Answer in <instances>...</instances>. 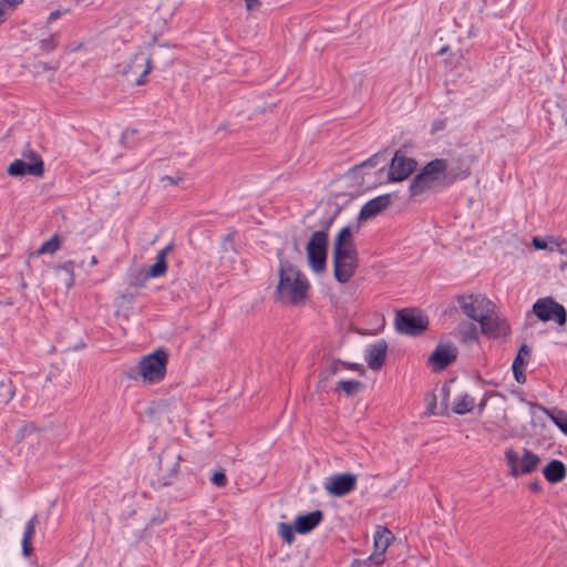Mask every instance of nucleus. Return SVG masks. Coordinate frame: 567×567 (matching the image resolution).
Segmentation results:
<instances>
[{
	"label": "nucleus",
	"mask_w": 567,
	"mask_h": 567,
	"mask_svg": "<svg viewBox=\"0 0 567 567\" xmlns=\"http://www.w3.org/2000/svg\"><path fill=\"white\" fill-rule=\"evenodd\" d=\"M310 281L308 277L288 260L280 259L278 266V282L274 291L275 299L284 305H303L309 296Z\"/></svg>",
	"instance_id": "f257e3e1"
},
{
	"label": "nucleus",
	"mask_w": 567,
	"mask_h": 567,
	"mask_svg": "<svg viewBox=\"0 0 567 567\" xmlns=\"http://www.w3.org/2000/svg\"><path fill=\"white\" fill-rule=\"evenodd\" d=\"M353 230L350 226L343 227L336 236L333 244V270L339 282H348L357 267L358 252L354 246Z\"/></svg>",
	"instance_id": "f03ea898"
},
{
	"label": "nucleus",
	"mask_w": 567,
	"mask_h": 567,
	"mask_svg": "<svg viewBox=\"0 0 567 567\" xmlns=\"http://www.w3.org/2000/svg\"><path fill=\"white\" fill-rule=\"evenodd\" d=\"M447 163L444 159L429 162L410 184L411 196H417L429 190L446 185Z\"/></svg>",
	"instance_id": "7ed1b4c3"
},
{
	"label": "nucleus",
	"mask_w": 567,
	"mask_h": 567,
	"mask_svg": "<svg viewBox=\"0 0 567 567\" xmlns=\"http://www.w3.org/2000/svg\"><path fill=\"white\" fill-rule=\"evenodd\" d=\"M505 463L513 477H519L534 473L539 464L540 456L527 449L508 447L504 452Z\"/></svg>",
	"instance_id": "20e7f679"
},
{
	"label": "nucleus",
	"mask_w": 567,
	"mask_h": 567,
	"mask_svg": "<svg viewBox=\"0 0 567 567\" xmlns=\"http://www.w3.org/2000/svg\"><path fill=\"white\" fill-rule=\"evenodd\" d=\"M328 235L322 230L315 231L307 243V262L310 270L316 275L326 271L327 265Z\"/></svg>",
	"instance_id": "39448f33"
},
{
	"label": "nucleus",
	"mask_w": 567,
	"mask_h": 567,
	"mask_svg": "<svg viewBox=\"0 0 567 567\" xmlns=\"http://www.w3.org/2000/svg\"><path fill=\"white\" fill-rule=\"evenodd\" d=\"M168 352L158 348L144 355V385H153L162 382L166 377Z\"/></svg>",
	"instance_id": "423d86ee"
},
{
	"label": "nucleus",
	"mask_w": 567,
	"mask_h": 567,
	"mask_svg": "<svg viewBox=\"0 0 567 567\" xmlns=\"http://www.w3.org/2000/svg\"><path fill=\"white\" fill-rule=\"evenodd\" d=\"M393 533L384 527L377 526L373 534V551L372 554L359 563L360 567H381L385 561V553L393 544Z\"/></svg>",
	"instance_id": "0eeeda50"
},
{
	"label": "nucleus",
	"mask_w": 567,
	"mask_h": 567,
	"mask_svg": "<svg viewBox=\"0 0 567 567\" xmlns=\"http://www.w3.org/2000/svg\"><path fill=\"white\" fill-rule=\"evenodd\" d=\"M462 312L470 319L480 322L495 305L484 295H464L457 298Z\"/></svg>",
	"instance_id": "6e6552de"
},
{
	"label": "nucleus",
	"mask_w": 567,
	"mask_h": 567,
	"mask_svg": "<svg viewBox=\"0 0 567 567\" xmlns=\"http://www.w3.org/2000/svg\"><path fill=\"white\" fill-rule=\"evenodd\" d=\"M429 326L427 317L417 310H402L396 313V330L404 334L416 336L426 330Z\"/></svg>",
	"instance_id": "1a4fd4ad"
},
{
	"label": "nucleus",
	"mask_w": 567,
	"mask_h": 567,
	"mask_svg": "<svg viewBox=\"0 0 567 567\" xmlns=\"http://www.w3.org/2000/svg\"><path fill=\"white\" fill-rule=\"evenodd\" d=\"M23 156L30 159L27 163L23 159H14L7 168V173L13 177H20L24 175H32L42 177L44 175V162L41 156L34 151L23 153Z\"/></svg>",
	"instance_id": "9d476101"
},
{
	"label": "nucleus",
	"mask_w": 567,
	"mask_h": 567,
	"mask_svg": "<svg viewBox=\"0 0 567 567\" xmlns=\"http://www.w3.org/2000/svg\"><path fill=\"white\" fill-rule=\"evenodd\" d=\"M357 483L358 478L354 474L337 473L327 476L322 486L330 496L341 497L354 491Z\"/></svg>",
	"instance_id": "9b49d317"
},
{
	"label": "nucleus",
	"mask_w": 567,
	"mask_h": 567,
	"mask_svg": "<svg viewBox=\"0 0 567 567\" xmlns=\"http://www.w3.org/2000/svg\"><path fill=\"white\" fill-rule=\"evenodd\" d=\"M457 348L452 342H439L427 358V365L432 372H442L457 358Z\"/></svg>",
	"instance_id": "f8f14e48"
},
{
	"label": "nucleus",
	"mask_w": 567,
	"mask_h": 567,
	"mask_svg": "<svg viewBox=\"0 0 567 567\" xmlns=\"http://www.w3.org/2000/svg\"><path fill=\"white\" fill-rule=\"evenodd\" d=\"M533 312L542 321L554 320L559 326L566 322L565 308L553 298H540L533 306Z\"/></svg>",
	"instance_id": "ddd939ff"
},
{
	"label": "nucleus",
	"mask_w": 567,
	"mask_h": 567,
	"mask_svg": "<svg viewBox=\"0 0 567 567\" xmlns=\"http://www.w3.org/2000/svg\"><path fill=\"white\" fill-rule=\"evenodd\" d=\"M416 168V162L396 152L391 161L389 168V181L392 183L402 182L408 178Z\"/></svg>",
	"instance_id": "4468645a"
},
{
	"label": "nucleus",
	"mask_w": 567,
	"mask_h": 567,
	"mask_svg": "<svg viewBox=\"0 0 567 567\" xmlns=\"http://www.w3.org/2000/svg\"><path fill=\"white\" fill-rule=\"evenodd\" d=\"M482 333L489 338H502L509 334V327L505 319L495 312V308L488 311L480 322Z\"/></svg>",
	"instance_id": "2eb2a0df"
},
{
	"label": "nucleus",
	"mask_w": 567,
	"mask_h": 567,
	"mask_svg": "<svg viewBox=\"0 0 567 567\" xmlns=\"http://www.w3.org/2000/svg\"><path fill=\"white\" fill-rule=\"evenodd\" d=\"M386 351L388 344L382 339L368 344L364 350V359L368 367L372 370L380 369L384 363Z\"/></svg>",
	"instance_id": "dca6fc26"
},
{
	"label": "nucleus",
	"mask_w": 567,
	"mask_h": 567,
	"mask_svg": "<svg viewBox=\"0 0 567 567\" xmlns=\"http://www.w3.org/2000/svg\"><path fill=\"white\" fill-rule=\"evenodd\" d=\"M391 204V196L390 195H380V196H377L372 199H370L369 202H367L360 213H359V219L360 220H365V219H370L374 216H377L378 214H380L381 212H383L384 209H386Z\"/></svg>",
	"instance_id": "f3484780"
},
{
	"label": "nucleus",
	"mask_w": 567,
	"mask_h": 567,
	"mask_svg": "<svg viewBox=\"0 0 567 567\" xmlns=\"http://www.w3.org/2000/svg\"><path fill=\"white\" fill-rule=\"evenodd\" d=\"M173 244L169 243L163 249H161L153 265L148 267V269L144 272L145 278H159L164 276L167 271V262L166 258L168 254L173 250Z\"/></svg>",
	"instance_id": "a211bd4d"
},
{
	"label": "nucleus",
	"mask_w": 567,
	"mask_h": 567,
	"mask_svg": "<svg viewBox=\"0 0 567 567\" xmlns=\"http://www.w3.org/2000/svg\"><path fill=\"white\" fill-rule=\"evenodd\" d=\"M321 511H313L303 515H298L295 519V529L299 534H307L315 529L322 520Z\"/></svg>",
	"instance_id": "6ab92c4d"
},
{
	"label": "nucleus",
	"mask_w": 567,
	"mask_h": 567,
	"mask_svg": "<svg viewBox=\"0 0 567 567\" xmlns=\"http://www.w3.org/2000/svg\"><path fill=\"white\" fill-rule=\"evenodd\" d=\"M532 245L538 250L558 251L560 255H567L566 241L561 237H534Z\"/></svg>",
	"instance_id": "aec40b11"
},
{
	"label": "nucleus",
	"mask_w": 567,
	"mask_h": 567,
	"mask_svg": "<svg viewBox=\"0 0 567 567\" xmlns=\"http://www.w3.org/2000/svg\"><path fill=\"white\" fill-rule=\"evenodd\" d=\"M567 474L565 464L559 460H551L543 468V475L549 483L561 482Z\"/></svg>",
	"instance_id": "412c9836"
},
{
	"label": "nucleus",
	"mask_w": 567,
	"mask_h": 567,
	"mask_svg": "<svg viewBox=\"0 0 567 567\" xmlns=\"http://www.w3.org/2000/svg\"><path fill=\"white\" fill-rule=\"evenodd\" d=\"M39 524L38 515H33L28 523L25 524L23 537H22V554L25 557H29L32 551V537L35 533V527Z\"/></svg>",
	"instance_id": "4be33fe9"
},
{
	"label": "nucleus",
	"mask_w": 567,
	"mask_h": 567,
	"mask_svg": "<svg viewBox=\"0 0 567 567\" xmlns=\"http://www.w3.org/2000/svg\"><path fill=\"white\" fill-rule=\"evenodd\" d=\"M55 275L60 279L65 289H70L74 285V261L68 260L55 268Z\"/></svg>",
	"instance_id": "5701e85b"
},
{
	"label": "nucleus",
	"mask_w": 567,
	"mask_h": 567,
	"mask_svg": "<svg viewBox=\"0 0 567 567\" xmlns=\"http://www.w3.org/2000/svg\"><path fill=\"white\" fill-rule=\"evenodd\" d=\"M141 285L138 280L130 282L127 289L118 297L117 305L122 309H127L140 296Z\"/></svg>",
	"instance_id": "b1692460"
},
{
	"label": "nucleus",
	"mask_w": 567,
	"mask_h": 567,
	"mask_svg": "<svg viewBox=\"0 0 567 567\" xmlns=\"http://www.w3.org/2000/svg\"><path fill=\"white\" fill-rule=\"evenodd\" d=\"M476 402L473 396L467 393H460L454 398L452 410L456 414H466L471 412Z\"/></svg>",
	"instance_id": "393cba45"
},
{
	"label": "nucleus",
	"mask_w": 567,
	"mask_h": 567,
	"mask_svg": "<svg viewBox=\"0 0 567 567\" xmlns=\"http://www.w3.org/2000/svg\"><path fill=\"white\" fill-rule=\"evenodd\" d=\"M16 395L11 378L0 372V404H8Z\"/></svg>",
	"instance_id": "a878e982"
},
{
	"label": "nucleus",
	"mask_w": 567,
	"mask_h": 567,
	"mask_svg": "<svg viewBox=\"0 0 567 567\" xmlns=\"http://www.w3.org/2000/svg\"><path fill=\"white\" fill-rule=\"evenodd\" d=\"M363 383L355 380H341L337 384V389L344 392L348 396L358 394L363 389Z\"/></svg>",
	"instance_id": "bb28decb"
},
{
	"label": "nucleus",
	"mask_w": 567,
	"mask_h": 567,
	"mask_svg": "<svg viewBox=\"0 0 567 567\" xmlns=\"http://www.w3.org/2000/svg\"><path fill=\"white\" fill-rule=\"evenodd\" d=\"M548 417L551 422L567 436V412L554 409L547 411Z\"/></svg>",
	"instance_id": "cd10ccee"
},
{
	"label": "nucleus",
	"mask_w": 567,
	"mask_h": 567,
	"mask_svg": "<svg viewBox=\"0 0 567 567\" xmlns=\"http://www.w3.org/2000/svg\"><path fill=\"white\" fill-rule=\"evenodd\" d=\"M530 359V349L528 346L523 344L518 349V352L513 361L512 369H526V365Z\"/></svg>",
	"instance_id": "c85d7f7f"
},
{
	"label": "nucleus",
	"mask_w": 567,
	"mask_h": 567,
	"mask_svg": "<svg viewBox=\"0 0 567 567\" xmlns=\"http://www.w3.org/2000/svg\"><path fill=\"white\" fill-rule=\"evenodd\" d=\"M61 247V239L58 235H53L49 240L44 241L37 250L35 256L44 254H54Z\"/></svg>",
	"instance_id": "c756f323"
},
{
	"label": "nucleus",
	"mask_w": 567,
	"mask_h": 567,
	"mask_svg": "<svg viewBox=\"0 0 567 567\" xmlns=\"http://www.w3.org/2000/svg\"><path fill=\"white\" fill-rule=\"evenodd\" d=\"M295 526H291L288 523H279L278 524V534L287 544H292L295 540Z\"/></svg>",
	"instance_id": "7c9ffc66"
},
{
	"label": "nucleus",
	"mask_w": 567,
	"mask_h": 567,
	"mask_svg": "<svg viewBox=\"0 0 567 567\" xmlns=\"http://www.w3.org/2000/svg\"><path fill=\"white\" fill-rule=\"evenodd\" d=\"M186 174L178 172L174 176L164 175L161 177V182L163 183V186L168 185H179L185 181Z\"/></svg>",
	"instance_id": "2f4dec72"
},
{
	"label": "nucleus",
	"mask_w": 567,
	"mask_h": 567,
	"mask_svg": "<svg viewBox=\"0 0 567 567\" xmlns=\"http://www.w3.org/2000/svg\"><path fill=\"white\" fill-rule=\"evenodd\" d=\"M124 377L128 380H138L142 377V359H140L135 367L124 372Z\"/></svg>",
	"instance_id": "473e14b6"
},
{
	"label": "nucleus",
	"mask_w": 567,
	"mask_h": 567,
	"mask_svg": "<svg viewBox=\"0 0 567 567\" xmlns=\"http://www.w3.org/2000/svg\"><path fill=\"white\" fill-rule=\"evenodd\" d=\"M58 43L54 35H51L47 39H43L40 41V48L41 50L45 52H50L56 48Z\"/></svg>",
	"instance_id": "72a5a7b5"
},
{
	"label": "nucleus",
	"mask_w": 567,
	"mask_h": 567,
	"mask_svg": "<svg viewBox=\"0 0 567 567\" xmlns=\"http://www.w3.org/2000/svg\"><path fill=\"white\" fill-rule=\"evenodd\" d=\"M212 482L214 485L218 486V487H223L227 484V477H226V474L224 472H216L213 476H212Z\"/></svg>",
	"instance_id": "f704fd0d"
},
{
	"label": "nucleus",
	"mask_w": 567,
	"mask_h": 567,
	"mask_svg": "<svg viewBox=\"0 0 567 567\" xmlns=\"http://www.w3.org/2000/svg\"><path fill=\"white\" fill-rule=\"evenodd\" d=\"M35 431V425L33 423H27L22 425L19 430V439H24L27 435H30Z\"/></svg>",
	"instance_id": "c9c22d12"
},
{
	"label": "nucleus",
	"mask_w": 567,
	"mask_h": 567,
	"mask_svg": "<svg viewBox=\"0 0 567 567\" xmlns=\"http://www.w3.org/2000/svg\"><path fill=\"white\" fill-rule=\"evenodd\" d=\"M513 372L515 380L518 383H524L526 381L525 369H513Z\"/></svg>",
	"instance_id": "e433bc0d"
},
{
	"label": "nucleus",
	"mask_w": 567,
	"mask_h": 567,
	"mask_svg": "<svg viewBox=\"0 0 567 567\" xmlns=\"http://www.w3.org/2000/svg\"><path fill=\"white\" fill-rule=\"evenodd\" d=\"M7 0H0V24L6 20V9Z\"/></svg>",
	"instance_id": "4c0bfd02"
},
{
	"label": "nucleus",
	"mask_w": 567,
	"mask_h": 567,
	"mask_svg": "<svg viewBox=\"0 0 567 567\" xmlns=\"http://www.w3.org/2000/svg\"><path fill=\"white\" fill-rule=\"evenodd\" d=\"M379 156L374 155L362 163V166H377Z\"/></svg>",
	"instance_id": "58836bf2"
},
{
	"label": "nucleus",
	"mask_w": 567,
	"mask_h": 567,
	"mask_svg": "<svg viewBox=\"0 0 567 567\" xmlns=\"http://www.w3.org/2000/svg\"><path fill=\"white\" fill-rule=\"evenodd\" d=\"M23 0H7L6 9L13 10L17 6L22 3Z\"/></svg>",
	"instance_id": "ea45409f"
},
{
	"label": "nucleus",
	"mask_w": 567,
	"mask_h": 567,
	"mask_svg": "<svg viewBox=\"0 0 567 567\" xmlns=\"http://www.w3.org/2000/svg\"><path fill=\"white\" fill-rule=\"evenodd\" d=\"M344 367H347L350 370L359 371L361 374H363V368L360 364L355 363H343Z\"/></svg>",
	"instance_id": "a19ab883"
},
{
	"label": "nucleus",
	"mask_w": 567,
	"mask_h": 567,
	"mask_svg": "<svg viewBox=\"0 0 567 567\" xmlns=\"http://www.w3.org/2000/svg\"><path fill=\"white\" fill-rule=\"evenodd\" d=\"M63 13H64V12H63V11H61V10H54V11H52V12L50 13V16H49V21L51 22V21H54V20L59 19Z\"/></svg>",
	"instance_id": "79ce46f5"
},
{
	"label": "nucleus",
	"mask_w": 567,
	"mask_h": 567,
	"mask_svg": "<svg viewBox=\"0 0 567 567\" xmlns=\"http://www.w3.org/2000/svg\"><path fill=\"white\" fill-rule=\"evenodd\" d=\"M445 123L444 121H437L432 125L431 132L435 133L444 127Z\"/></svg>",
	"instance_id": "37998d69"
},
{
	"label": "nucleus",
	"mask_w": 567,
	"mask_h": 567,
	"mask_svg": "<svg viewBox=\"0 0 567 567\" xmlns=\"http://www.w3.org/2000/svg\"><path fill=\"white\" fill-rule=\"evenodd\" d=\"M246 7L248 10H251L254 8H257L259 6L258 0H245Z\"/></svg>",
	"instance_id": "c03bdc74"
},
{
	"label": "nucleus",
	"mask_w": 567,
	"mask_h": 567,
	"mask_svg": "<svg viewBox=\"0 0 567 567\" xmlns=\"http://www.w3.org/2000/svg\"><path fill=\"white\" fill-rule=\"evenodd\" d=\"M486 401H487V394H484L482 401L478 404L480 412H482L484 410V408L486 405Z\"/></svg>",
	"instance_id": "a18cd8bd"
},
{
	"label": "nucleus",
	"mask_w": 567,
	"mask_h": 567,
	"mask_svg": "<svg viewBox=\"0 0 567 567\" xmlns=\"http://www.w3.org/2000/svg\"><path fill=\"white\" fill-rule=\"evenodd\" d=\"M97 264V258L96 256H92L91 257V260H90V266H95Z\"/></svg>",
	"instance_id": "49530a36"
},
{
	"label": "nucleus",
	"mask_w": 567,
	"mask_h": 567,
	"mask_svg": "<svg viewBox=\"0 0 567 567\" xmlns=\"http://www.w3.org/2000/svg\"><path fill=\"white\" fill-rule=\"evenodd\" d=\"M136 85H142V74L135 79Z\"/></svg>",
	"instance_id": "de8ad7c7"
},
{
	"label": "nucleus",
	"mask_w": 567,
	"mask_h": 567,
	"mask_svg": "<svg viewBox=\"0 0 567 567\" xmlns=\"http://www.w3.org/2000/svg\"><path fill=\"white\" fill-rule=\"evenodd\" d=\"M378 320H379V323H380V329L383 328V326H384L383 317L379 316Z\"/></svg>",
	"instance_id": "09e8293b"
},
{
	"label": "nucleus",
	"mask_w": 567,
	"mask_h": 567,
	"mask_svg": "<svg viewBox=\"0 0 567 567\" xmlns=\"http://www.w3.org/2000/svg\"><path fill=\"white\" fill-rule=\"evenodd\" d=\"M127 134H128V132H127V131H126V132H124L123 137H124V138H126V137H127Z\"/></svg>",
	"instance_id": "8fccbe9b"
},
{
	"label": "nucleus",
	"mask_w": 567,
	"mask_h": 567,
	"mask_svg": "<svg viewBox=\"0 0 567 567\" xmlns=\"http://www.w3.org/2000/svg\"><path fill=\"white\" fill-rule=\"evenodd\" d=\"M472 331H473V333L475 334V332H476V328H475V327H472Z\"/></svg>",
	"instance_id": "3c124183"
},
{
	"label": "nucleus",
	"mask_w": 567,
	"mask_h": 567,
	"mask_svg": "<svg viewBox=\"0 0 567 567\" xmlns=\"http://www.w3.org/2000/svg\"><path fill=\"white\" fill-rule=\"evenodd\" d=\"M148 72V69H144L143 74H146Z\"/></svg>",
	"instance_id": "603ef678"
},
{
	"label": "nucleus",
	"mask_w": 567,
	"mask_h": 567,
	"mask_svg": "<svg viewBox=\"0 0 567 567\" xmlns=\"http://www.w3.org/2000/svg\"><path fill=\"white\" fill-rule=\"evenodd\" d=\"M565 122H566V124H567V114H566V117H565Z\"/></svg>",
	"instance_id": "864d4df0"
},
{
	"label": "nucleus",
	"mask_w": 567,
	"mask_h": 567,
	"mask_svg": "<svg viewBox=\"0 0 567 567\" xmlns=\"http://www.w3.org/2000/svg\"><path fill=\"white\" fill-rule=\"evenodd\" d=\"M566 33H567V28H566Z\"/></svg>",
	"instance_id": "5fc2aeb1"
}]
</instances>
